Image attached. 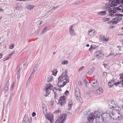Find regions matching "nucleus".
Masks as SVG:
<instances>
[{
  "mask_svg": "<svg viewBox=\"0 0 123 123\" xmlns=\"http://www.w3.org/2000/svg\"><path fill=\"white\" fill-rule=\"evenodd\" d=\"M67 70H65L58 78L57 85L59 87H63L69 82V77L67 74Z\"/></svg>",
  "mask_w": 123,
  "mask_h": 123,
  "instance_id": "f257e3e1",
  "label": "nucleus"
},
{
  "mask_svg": "<svg viewBox=\"0 0 123 123\" xmlns=\"http://www.w3.org/2000/svg\"><path fill=\"white\" fill-rule=\"evenodd\" d=\"M117 7H114L111 8V7L107 6L105 7L104 9L108 11V12L109 13L108 14V15L109 16H111L112 17H116L117 16H119L120 17H122L123 16V14H117L116 13L117 12V11H118L117 10Z\"/></svg>",
  "mask_w": 123,
  "mask_h": 123,
  "instance_id": "f03ea898",
  "label": "nucleus"
},
{
  "mask_svg": "<svg viewBox=\"0 0 123 123\" xmlns=\"http://www.w3.org/2000/svg\"><path fill=\"white\" fill-rule=\"evenodd\" d=\"M52 89V86L49 83L47 84L44 89V91L43 93L45 97H47L50 94V91L52 89V91L54 92L55 94L54 98H56V95H57L56 92H54V89Z\"/></svg>",
  "mask_w": 123,
  "mask_h": 123,
  "instance_id": "7ed1b4c3",
  "label": "nucleus"
},
{
  "mask_svg": "<svg viewBox=\"0 0 123 123\" xmlns=\"http://www.w3.org/2000/svg\"><path fill=\"white\" fill-rule=\"evenodd\" d=\"M120 80H122V81H120L117 82H116L114 83V81L113 80H111L108 82V86L111 87L114 84L116 86H122L123 87V74L122 73L120 75Z\"/></svg>",
  "mask_w": 123,
  "mask_h": 123,
  "instance_id": "20e7f679",
  "label": "nucleus"
},
{
  "mask_svg": "<svg viewBox=\"0 0 123 123\" xmlns=\"http://www.w3.org/2000/svg\"><path fill=\"white\" fill-rule=\"evenodd\" d=\"M67 116L66 114L63 113L60 116L55 122V123H63L64 120L65 119Z\"/></svg>",
  "mask_w": 123,
  "mask_h": 123,
  "instance_id": "39448f33",
  "label": "nucleus"
},
{
  "mask_svg": "<svg viewBox=\"0 0 123 123\" xmlns=\"http://www.w3.org/2000/svg\"><path fill=\"white\" fill-rule=\"evenodd\" d=\"M95 118V116L93 113H92L89 114L87 117L89 122L90 123L92 122Z\"/></svg>",
  "mask_w": 123,
  "mask_h": 123,
  "instance_id": "423d86ee",
  "label": "nucleus"
},
{
  "mask_svg": "<svg viewBox=\"0 0 123 123\" xmlns=\"http://www.w3.org/2000/svg\"><path fill=\"white\" fill-rule=\"evenodd\" d=\"M32 119L29 118L27 115H25L22 123H31Z\"/></svg>",
  "mask_w": 123,
  "mask_h": 123,
  "instance_id": "0eeeda50",
  "label": "nucleus"
},
{
  "mask_svg": "<svg viewBox=\"0 0 123 123\" xmlns=\"http://www.w3.org/2000/svg\"><path fill=\"white\" fill-rule=\"evenodd\" d=\"M122 18L121 17H117L114 18L112 19V24H116L118 23L119 21L122 20Z\"/></svg>",
  "mask_w": 123,
  "mask_h": 123,
  "instance_id": "6e6552de",
  "label": "nucleus"
},
{
  "mask_svg": "<svg viewBox=\"0 0 123 123\" xmlns=\"http://www.w3.org/2000/svg\"><path fill=\"white\" fill-rule=\"evenodd\" d=\"M66 97L64 96H61L60 97L59 102L60 103L61 105H63L66 102Z\"/></svg>",
  "mask_w": 123,
  "mask_h": 123,
  "instance_id": "1a4fd4ad",
  "label": "nucleus"
},
{
  "mask_svg": "<svg viewBox=\"0 0 123 123\" xmlns=\"http://www.w3.org/2000/svg\"><path fill=\"white\" fill-rule=\"evenodd\" d=\"M47 118L48 119L51 123L54 117L53 114L51 113L48 114L46 116Z\"/></svg>",
  "mask_w": 123,
  "mask_h": 123,
  "instance_id": "9d476101",
  "label": "nucleus"
},
{
  "mask_svg": "<svg viewBox=\"0 0 123 123\" xmlns=\"http://www.w3.org/2000/svg\"><path fill=\"white\" fill-rule=\"evenodd\" d=\"M94 55L95 57L100 59L102 55L101 51H98L95 52L94 53Z\"/></svg>",
  "mask_w": 123,
  "mask_h": 123,
  "instance_id": "9b49d317",
  "label": "nucleus"
},
{
  "mask_svg": "<svg viewBox=\"0 0 123 123\" xmlns=\"http://www.w3.org/2000/svg\"><path fill=\"white\" fill-rule=\"evenodd\" d=\"M102 117L103 118V119H104V118L106 119L107 118L110 119L111 118L110 114L108 113H105L103 114L102 116Z\"/></svg>",
  "mask_w": 123,
  "mask_h": 123,
  "instance_id": "f8f14e48",
  "label": "nucleus"
},
{
  "mask_svg": "<svg viewBox=\"0 0 123 123\" xmlns=\"http://www.w3.org/2000/svg\"><path fill=\"white\" fill-rule=\"evenodd\" d=\"M73 25L70 26L69 30V31L71 35L73 36H75V31L73 29Z\"/></svg>",
  "mask_w": 123,
  "mask_h": 123,
  "instance_id": "ddd939ff",
  "label": "nucleus"
},
{
  "mask_svg": "<svg viewBox=\"0 0 123 123\" xmlns=\"http://www.w3.org/2000/svg\"><path fill=\"white\" fill-rule=\"evenodd\" d=\"M109 108L111 109H113L116 107V105L114 101H111V104L109 105Z\"/></svg>",
  "mask_w": 123,
  "mask_h": 123,
  "instance_id": "4468645a",
  "label": "nucleus"
},
{
  "mask_svg": "<svg viewBox=\"0 0 123 123\" xmlns=\"http://www.w3.org/2000/svg\"><path fill=\"white\" fill-rule=\"evenodd\" d=\"M103 91L102 88L99 87L95 91L94 93L96 94L99 95L102 93Z\"/></svg>",
  "mask_w": 123,
  "mask_h": 123,
  "instance_id": "2eb2a0df",
  "label": "nucleus"
},
{
  "mask_svg": "<svg viewBox=\"0 0 123 123\" xmlns=\"http://www.w3.org/2000/svg\"><path fill=\"white\" fill-rule=\"evenodd\" d=\"M95 30H91L90 31H89L88 35L90 37L93 36L95 34Z\"/></svg>",
  "mask_w": 123,
  "mask_h": 123,
  "instance_id": "dca6fc26",
  "label": "nucleus"
},
{
  "mask_svg": "<svg viewBox=\"0 0 123 123\" xmlns=\"http://www.w3.org/2000/svg\"><path fill=\"white\" fill-rule=\"evenodd\" d=\"M113 4L112 6H115L117 5V4H120L121 2L120 0H113Z\"/></svg>",
  "mask_w": 123,
  "mask_h": 123,
  "instance_id": "f3484780",
  "label": "nucleus"
},
{
  "mask_svg": "<svg viewBox=\"0 0 123 123\" xmlns=\"http://www.w3.org/2000/svg\"><path fill=\"white\" fill-rule=\"evenodd\" d=\"M97 47L96 45L94 44H92L90 46V48L89 49V50H90V51H92L94 49H95L97 48Z\"/></svg>",
  "mask_w": 123,
  "mask_h": 123,
  "instance_id": "a211bd4d",
  "label": "nucleus"
},
{
  "mask_svg": "<svg viewBox=\"0 0 123 123\" xmlns=\"http://www.w3.org/2000/svg\"><path fill=\"white\" fill-rule=\"evenodd\" d=\"M73 105V103L72 101L71 100L69 99L68 100V106L69 107L68 110H70L72 106Z\"/></svg>",
  "mask_w": 123,
  "mask_h": 123,
  "instance_id": "6ab92c4d",
  "label": "nucleus"
},
{
  "mask_svg": "<svg viewBox=\"0 0 123 123\" xmlns=\"http://www.w3.org/2000/svg\"><path fill=\"white\" fill-rule=\"evenodd\" d=\"M107 12L106 11H103L99 12L98 13L99 15H105L107 13Z\"/></svg>",
  "mask_w": 123,
  "mask_h": 123,
  "instance_id": "aec40b11",
  "label": "nucleus"
},
{
  "mask_svg": "<svg viewBox=\"0 0 123 123\" xmlns=\"http://www.w3.org/2000/svg\"><path fill=\"white\" fill-rule=\"evenodd\" d=\"M9 83L8 81V82L7 83L6 85V86L4 88V91L5 93L7 92L8 91L9 86Z\"/></svg>",
  "mask_w": 123,
  "mask_h": 123,
  "instance_id": "412c9836",
  "label": "nucleus"
},
{
  "mask_svg": "<svg viewBox=\"0 0 123 123\" xmlns=\"http://www.w3.org/2000/svg\"><path fill=\"white\" fill-rule=\"evenodd\" d=\"M15 52L14 51L12 52L10 54H9L8 56L6 58L5 60H7L10 59L11 58L12 55L14 54Z\"/></svg>",
  "mask_w": 123,
  "mask_h": 123,
  "instance_id": "4be33fe9",
  "label": "nucleus"
},
{
  "mask_svg": "<svg viewBox=\"0 0 123 123\" xmlns=\"http://www.w3.org/2000/svg\"><path fill=\"white\" fill-rule=\"evenodd\" d=\"M95 68H91L87 72V74L90 75H91L93 73V72Z\"/></svg>",
  "mask_w": 123,
  "mask_h": 123,
  "instance_id": "5701e85b",
  "label": "nucleus"
},
{
  "mask_svg": "<svg viewBox=\"0 0 123 123\" xmlns=\"http://www.w3.org/2000/svg\"><path fill=\"white\" fill-rule=\"evenodd\" d=\"M118 11H121V12L123 13V5H121L119 6L117 8Z\"/></svg>",
  "mask_w": 123,
  "mask_h": 123,
  "instance_id": "b1692460",
  "label": "nucleus"
},
{
  "mask_svg": "<svg viewBox=\"0 0 123 123\" xmlns=\"http://www.w3.org/2000/svg\"><path fill=\"white\" fill-rule=\"evenodd\" d=\"M92 85L94 88H96V87H98L99 86L98 84L97 83V81H96L95 82L93 83L92 84Z\"/></svg>",
  "mask_w": 123,
  "mask_h": 123,
  "instance_id": "393cba45",
  "label": "nucleus"
},
{
  "mask_svg": "<svg viewBox=\"0 0 123 123\" xmlns=\"http://www.w3.org/2000/svg\"><path fill=\"white\" fill-rule=\"evenodd\" d=\"M35 7V6L33 5H28L27 6L26 8L28 9L31 10L32 9Z\"/></svg>",
  "mask_w": 123,
  "mask_h": 123,
  "instance_id": "a878e982",
  "label": "nucleus"
},
{
  "mask_svg": "<svg viewBox=\"0 0 123 123\" xmlns=\"http://www.w3.org/2000/svg\"><path fill=\"white\" fill-rule=\"evenodd\" d=\"M34 73L33 72H32V73H31L27 81V83H29L30 82L31 80V76H33Z\"/></svg>",
  "mask_w": 123,
  "mask_h": 123,
  "instance_id": "bb28decb",
  "label": "nucleus"
},
{
  "mask_svg": "<svg viewBox=\"0 0 123 123\" xmlns=\"http://www.w3.org/2000/svg\"><path fill=\"white\" fill-rule=\"evenodd\" d=\"M100 37L104 41L106 42L108 41V38H106L103 35L101 36Z\"/></svg>",
  "mask_w": 123,
  "mask_h": 123,
  "instance_id": "cd10ccee",
  "label": "nucleus"
},
{
  "mask_svg": "<svg viewBox=\"0 0 123 123\" xmlns=\"http://www.w3.org/2000/svg\"><path fill=\"white\" fill-rule=\"evenodd\" d=\"M52 75L55 76H56L58 72V71L56 69H55L52 71Z\"/></svg>",
  "mask_w": 123,
  "mask_h": 123,
  "instance_id": "c85d7f7f",
  "label": "nucleus"
},
{
  "mask_svg": "<svg viewBox=\"0 0 123 123\" xmlns=\"http://www.w3.org/2000/svg\"><path fill=\"white\" fill-rule=\"evenodd\" d=\"M75 96L79 95H80V92L79 90L78 89L77 90H76L75 92Z\"/></svg>",
  "mask_w": 123,
  "mask_h": 123,
  "instance_id": "c756f323",
  "label": "nucleus"
},
{
  "mask_svg": "<svg viewBox=\"0 0 123 123\" xmlns=\"http://www.w3.org/2000/svg\"><path fill=\"white\" fill-rule=\"evenodd\" d=\"M110 19L109 18H103L102 19V20L103 22L106 21Z\"/></svg>",
  "mask_w": 123,
  "mask_h": 123,
  "instance_id": "7c9ffc66",
  "label": "nucleus"
},
{
  "mask_svg": "<svg viewBox=\"0 0 123 123\" xmlns=\"http://www.w3.org/2000/svg\"><path fill=\"white\" fill-rule=\"evenodd\" d=\"M75 96L77 100L81 102V98L80 97V95H79V96L78 95H77Z\"/></svg>",
  "mask_w": 123,
  "mask_h": 123,
  "instance_id": "2f4dec72",
  "label": "nucleus"
},
{
  "mask_svg": "<svg viewBox=\"0 0 123 123\" xmlns=\"http://www.w3.org/2000/svg\"><path fill=\"white\" fill-rule=\"evenodd\" d=\"M47 26L46 27H45L42 30V34H44L45 32V31H46V30L47 29Z\"/></svg>",
  "mask_w": 123,
  "mask_h": 123,
  "instance_id": "473e14b6",
  "label": "nucleus"
},
{
  "mask_svg": "<svg viewBox=\"0 0 123 123\" xmlns=\"http://www.w3.org/2000/svg\"><path fill=\"white\" fill-rule=\"evenodd\" d=\"M62 64L63 65L66 64L68 63V62L66 60H64L62 62Z\"/></svg>",
  "mask_w": 123,
  "mask_h": 123,
  "instance_id": "72a5a7b5",
  "label": "nucleus"
},
{
  "mask_svg": "<svg viewBox=\"0 0 123 123\" xmlns=\"http://www.w3.org/2000/svg\"><path fill=\"white\" fill-rule=\"evenodd\" d=\"M20 74V72H19V70H18V71L17 72V78L18 79H19L20 78V75H19V74Z\"/></svg>",
  "mask_w": 123,
  "mask_h": 123,
  "instance_id": "f704fd0d",
  "label": "nucleus"
},
{
  "mask_svg": "<svg viewBox=\"0 0 123 123\" xmlns=\"http://www.w3.org/2000/svg\"><path fill=\"white\" fill-rule=\"evenodd\" d=\"M43 111L44 115L46 114L47 113L46 109L45 107L43 109Z\"/></svg>",
  "mask_w": 123,
  "mask_h": 123,
  "instance_id": "c9c22d12",
  "label": "nucleus"
},
{
  "mask_svg": "<svg viewBox=\"0 0 123 123\" xmlns=\"http://www.w3.org/2000/svg\"><path fill=\"white\" fill-rule=\"evenodd\" d=\"M14 44L13 43H12L9 46V48L11 49H12L14 48Z\"/></svg>",
  "mask_w": 123,
  "mask_h": 123,
  "instance_id": "e433bc0d",
  "label": "nucleus"
},
{
  "mask_svg": "<svg viewBox=\"0 0 123 123\" xmlns=\"http://www.w3.org/2000/svg\"><path fill=\"white\" fill-rule=\"evenodd\" d=\"M53 79V77L50 76L48 78V80L49 81H51Z\"/></svg>",
  "mask_w": 123,
  "mask_h": 123,
  "instance_id": "4c0bfd02",
  "label": "nucleus"
},
{
  "mask_svg": "<svg viewBox=\"0 0 123 123\" xmlns=\"http://www.w3.org/2000/svg\"><path fill=\"white\" fill-rule=\"evenodd\" d=\"M37 64H36L34 66V68H33V72L34 73V71H36L37 69L36 68L37 67Z\"/></svg>",
  "mask_w": 123,
  "mask_h": 123,
  "instance_id": "58836bf2",
  "label": "nucleus"
},
{
  "mask_svg": "<svg viewBox=\"0 0 123 123\" xmlns=\"http://www.w3.org/2000/svg\"><path fill=\"white\" fill-rule=\"evenodd\" d=\"M84 68V67L83 66H82L81 67H80L78 70V71H80L82 70Z\"/></svg>",
  "mask_w": 123,
  "mask_h": 123,
  "instance_id": "ea45409f",
  "label": "nucleus"
},
{
  "mask_svg": "<svg viewBox=\"0 0 123 123\" xmlns=\"http://www.w3.org/2000/svg\"><path fill=\"white\" fill-rule=\"evenodd\" d=\"M54 101L53 100H51L50 102V105L51 106H53V105Z\"/></svg>",
  "mask_w": 123,
  "mask_h": 123,
  "instance_id": "a19ab883",
  "label": "nucleus"
},
{
  "mask_svg": "<svg viewBox=\"0 0 123 123\" xmlns=\"http://www.w3.org/2000/svg\"><path fill=\"white\" fill-rule=\"evenodd\" d=\"M60 110H59V109L56 110L55 111V112L54 113H58L59 112H60Z\"/></svg>",
  "mask_w": 123,
  "mask_h": 123,
  "instance_id": "79ce46f5",
  "label": "nucleus"
},
{
  "mask_svg": "<svg viewBox=\"0 0 123 123\" xmlns=\"http://www.w3.org/2000/svg\"><path fill=\"white\" fill-rule=\"evenodd\" d=\"M84 83L85 84L86 86L87 84V81L86 80H84Z\"/></svg>",
  "mask_w": 123,
  "mask_h": 123,
  "instance_id": "37998d69",
  "label": "nucleus"
},
{
  "mask_svg": "<svg viewBox=\"0 0 123 123\" xmlns=\"http://www.w3.org/2000/svg\"><path fill=\"white\" fill-rule=\"evenodd\" d=\"M13 93H11L10 96V98H9V101H10L11 98H12L13 95Z\"/></svg>",
  "mask_w": 123,
  "mask_h": 123,
  "instance_id": "c03bdc74",
  "label": "nucleus"
},
{
  "mask_svg": "<svg viewBox=\"0 0 123 123\" xmlns=\"http://www.w3.org/2000/svg\"><path fill=\"white\" fill-rule=\"evenodd\" d=\"M109 2L110 3H111V4H112V6L113 4V0H109Z\"/></svg>",
  "mask_w": 123,
  "mask_h": 123,
  "instance_id": "a18cd8bd",
  "label": "nucleus"
},
{
  "mask_svg": "<svg viewBox=\"0 0 123 123\" xmlns=\"http://www.w3.org/2000/svg\"><path fill=\"white\" fill-rule=\"evenodd\" d=\"M15 85V83L14 82H13V84H12V89H13Z\"/></svg>",
  "mask_w": 123,
  "mask_h": 123,
  "instance_id": "49530a36",
  "label": "nucleus"
},
{
  "mask_svg": "<svg viewBox=\"0 0 123 123\" xmlns=\"http://www.w3.org/2000/svg\"><path fill=\"white\" fill-rule=\"evenodd\" d=\"M69 93V91H68L67 90L65 92V95H67Z\"/></svg>",
  "mask_w": 123,
  "mask_h": 123,
  "instance_id": "de8ad7c7",
  "label": "nucleus"
},
{
  "mask_svg": "<svg viewBox=\"0 0 123 123\" xmlns=\"http://www.w3.org/2000/svg\"><path fill=\"white\" fill-rule=\"evenodd\" d=\"M112 21H108L107 22V24H110L111 23H112Z\"/></svg>",
  "mask_w": 123,
  "mask_h": 123,
  "instance_id": "09e8293b",
  "label": "nucleus"
},
{
  "mask_svg": "<svg viewBox=\"0 0 123 123\" xmlns=\"http://www.w3.org/2000/svg\"><path fill=\"white\" fill-rule=\"evenodd\" d=\"M32 115L33 117H34L36 115V113L34 112H33L32 114Z\"/></svg>",
  "mask_w": 123,
  "mask_h": 123,
  "instance_id": "8fccbe9b",
  "label": "nucleus"
},
{
  "mask_svg": "<svg viewBox=\"0 0 123 123\" xmlns=\"http://www.w3.org/2000/svg\"><path fill=\"white\" fill-rule=\"evenodd\" d=\"M78 84L80 85H81L82 84V83L80 81H79L78 82Z\"/></svg>",
  "mask_w": 123,
  "mask_h": 123,
  "instance_id": "3c124183",
  "label": "nucleus"
},
{
  "mask_svg": "<svg viewBox=\"0 0 123 123\" xmlns=\"http://www.w3.org/2000/svg\"><path fill=\"white\" fill-rule=\"evenodd\" d=\"M103 65H104L105 68H106V66L107 65L106 64H105L104 63L103 64Z\"/></svg>",
  "mask_w": 123,
  "mask_h": 123,
  "instance_id": "603ef678",
  "label": "nucleus"
},
{
  "mask_svg": "<svg viewBox=\"0 0 123 123\" xmlns=\"http://www.w3.org/2000/svg\"><path fill=\"white\" fill-rule=\"evenodd\" d=\"M3 56V55L2 53H0V59Z\"/></svg>",
  "mask_w": 123,
  "mask_h": 123,
  "instance_id": "864d4df0",
  "label": "nucleus"
},
{
  "mask_svg": "<svg viewBox=\"0 0 123 123\" xmlns=\"http://www.w3.org/2000/svg\"><path fill=\"white\" fill-rule=\"evenodd\" d=\"M113 55V53H112V52H111L110 53V54L109 55H108V56H107V57L108 56H109L110 55Z\"/></svg>",
  "mask_w": 123,
  "mask_h": 123,
  "instance_id": "5fc2aeb1",
  "label": "nucleus"
},
{
  "mask_svg": "<svg viewBox=\"0 0 123 123\" xmlns=\"http://www.w3.org/2000/svg\"><path fill=\"white\" fill-rule=\"evenodd\" d=\"M117 118H118V119H121L122 118V117H121V116H118V117H117Z\"/></svg>",
  "mask_w": 123,
  "mask_h": 123,
  "instance_id": "6e6d98bb",
  "label": "nucleus"
},
{
  "mask_svg": "<svg viewBox=\"0 0 123 123\" xmlns=\"http://www.w3.org/2000/svg\"><path fill=\"white\" fill-rule=\"evenodd\" d=\"M26 63H27L26 62H23V65H24V66L26 64Z\"/></svg>",
  "mask_w": 123,
  "mask_h": 123,
  "instance_id": "4d7b16f0",
  "label": "nucleus"
},
{
  "mask_svg": "<svg viewBox=\"0 0 123 123\" xmlns=\"http://www.w3.org/2000/svg\"><path fill=\"white\" fill-rule=\"evenodd\" d=\"M4 11L3 9H0V12H3Z\"/></svg>",
  "mask_w": 123,
  "mask_h": 123,
  "instance_id": "13d9d810",
  "label": "nucleus"
},
{
  "mask_svg": "<svg viewBox=\"0 0 123 123\" xmlns=\"http://www.w3.org/2000/svg\"><path fill=\"white\" fill-rule=\"evenodd\" d=\"M103 74L104 75H107V73L106 72H104Z\"/></svg>",
  "mask_w": 123,
  "mask_h": 123,
  "instance_id": "bf43d9fd",
  "label": "nucleus"
},
{
  "mask_svg": "<svg viewBox=\"0 0 123 123\" xmlns=\"http://www.w3.org/2000/svg\"><path fill=\"white\" fill-rule=\"evenodd\" d=\"M120 54V55H121V54H120V53H118V54H116L115 55H119Z\"/></svg>",
  "mask_w": 123,
  "mask_h": 123,
  "instance_id": "052dcab7",
  "label": "nucleus"
},
{
  "mask_svg": "<svg viewBox=\"0 0 123 123\" xmlns=\"http://www.w3.org/2000/svg\"><path fill=\"white\" fill-rule=\"evenodd\" d=\"M16 9L17 10H19V8L18 7H16Z\"/></svg>",
  "mask_w": 123,
  "mask_h": 123,
  "instance_id": "680f3d73",
  "label": "nucleus"
},
{
  "mask_svg": "<svg viewBox=\"0 0 123 123\" xmlns=\"http://www.w3.org/2000/svg\"><path fill=\"white\" fill-rule=\"evenodd\" d=\"M58 90H59L60 91H62L61 89H60V88H59V89H58Z\"/></svg>",
  "mask_w": 123,
  "mask_h": 123,
  "instance_id": "e2e57ef3",
  "label": "nucleus"
},
{
  "mask_svg": "<svg viewBox=\"0 0 123 123\" xmlns=\"http://www.w3.org/2000/svg\"><path fill=\"white\" fill-rule=\"evenodd\" d=\"M121 3L122 4H123V0H122L121 1Z\"/></svg>",
  "mask_w": 123,
  "mask_h": 123,
  "instance_id": "0e129e2a",
  "label": "nucleus"
},
{
  "mask_svg": "<svg viewBox=\"0 0 123 123\" xmlns=\"http://www.w3.org/2000/svg\"><path fill=\"white\" fill-rule=\"evenodd\" d=\"M86 46L87 47H88L89 46V45L88 44H87L86 45Z\"/></svg>",
  "mask_w": 123,
  "mask_h": 123,
  "instance_id": "69168bd1",
  "label": "nucleus"
},
{
  "mask_svg": "<svg viewBox=\"0 0 123 123\" xmlns=\"http://www.w3.org/2000/svg\"><path fill=\"white\" fill-rule=\"evenodd\" d=\"M98 113H99V112H97V111H95V114H96V113L97 114Z\"/></svg>",
  "mask_w": 123,
  "mask_h": 123,
  "instance_id": "338daca9",
  "label": "nucleus"
},
{
  "mask_svg": "<svg viewBox=\"0 0 123 123\" xmlns=\"http://www.w3.org/2000/svg\"><path fill=\"white\" fill-rule=\"evenodd\" d=\"M121 30H123V27L122 28Z\"/></svg>",
  "mask_w": 123,
  "mask_h": 123,
  "instance_id": "774afa93",
  "label": "nucleus"
}]
</instances>
